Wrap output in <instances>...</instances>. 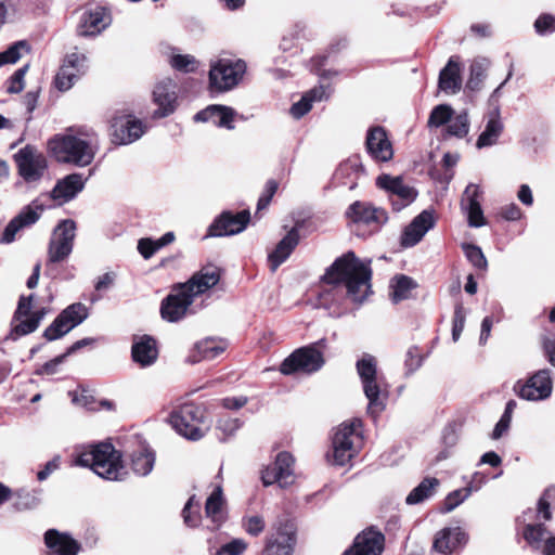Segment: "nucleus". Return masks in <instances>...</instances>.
I'll return each instance as SVG.
<instances>
[{"instance_id": "nucleus-1", "label": "nucleus", "mask_w": 555, "mask_h": 555, "mask_svg": "<svg viewBox=\"0 0 555 555\" xmlns=\"http://www.w3.org/2000/svg\"><path fill=\"white\" fill-rule=\"evenodd\" d=\"M371 260L362 261L353 251L338 257L323 275L324 287L320 292L317 306L331 310L343 298L340 285L344 284L348 297L362 302L371 292Z\"/></svg>"}, {"instance_id": "nucleus-2", "label": "nucleus", "mask_w": 555, "mask_h": 555, "mask_svg": "<svg viewBox=\"0 0 555 555\" xmlns=\"http://www.w3.org/2000/svg\"><path fill=\"white\" fill-rule=\"evenodd\" d=\"M48 146L57 163L82 168L94 160L100 150V140L93 128L76 126L54 135Z\"/></svg>"}, {"instance_id": "nucleus-3", "label": "nucleus", "mask_w": 555, "mask_h": 555, "mask_svg": "<svg viewBox=\"0 0 555 555\" xmlns=\"http://www.w3.org/2000/svg\"><path fill=\"white\" fill-rule=\"evenodd\" d=\"M219 280V270L214 267H206L194 273L186 283L176 286L172 293L162 301V318L168 322L180 321L186 314L194 298L217 285Z\"/></svg>"}, {"instance_id": "nucleus-4", "label": "nucleus", "mask_w": 555, "mask_h": 555, "mask_svg": "<svg viewBox=\"0 0 555 555\" xmlns=\"http://www.w3.org/2000/svg\"><path fill=\"white\" fill-rule=\"evenodd\" d=\"M75 464L91 468L107 480H121L127 475L121 453L112 443H98L77 453Z\"/></svg>"}, {"instance_id": "nucleus-5", "label": "nucleus", "mask_w": 555, "mask_h": 555, "mask_svg": "<svg viewBox=\"0 0 555 555\" xmlns=\"http://www.w3.org/2000/svg\"><path fill=\"white\" fill-rule=\"evenodd\" d=\"M363 392L369 400L367 413L376 418L386 408L388 391L377 372V360L370 353H363L356 363Z\"/></svg>"}, {"instance_id": "nucleus-6", "label": "nucleus", "mask_w": 555, "mask_h": 555, "mask_svg": "<svg viewBox=\"0 0 555 555\" xmlns=\"http://www.w3.org/2000/svg\"><path fill=\"white\" fill-rule=\"evenodd\" d=\"M170 423L180 436L193 441L202 439L209 429L204 405L194 402H185L173 410Z\"/></svg>"}, {"instance_id": "nucleus-7", "label": "nucleus", "mask_w": 555, "mask_h": 555, "mask_svg": "<svg viewBox=\"0 0 555 555\" xmlns=\"http://www.w3.org/2000/svg\"><path fill=\"white\" fill-rule=\"evenodd\" d=\"M246 63L241 59L221 57L211 62L209 69V86L218 92L235 88L246 73Z\"/></svg>"}, {"instance_id": "nucleus-8", "label": "nucleus", "mask_w": 555, "mask_h": 555, "mask_svg": "<svg viewBox=\"0 0 555 555\" xmlns=\"http://www.w3.org/2000/svg\"><path fill=\"white\" fill-rule=\"evenodd\" d=\"M346 217L358 232H362V235L378 232L388 221V214L384 208L361 201H357L348 207Z\"/></svg>"}, {"instance_id": "nucleus-9", "label": "nucleus", "mask_w": 555, "mask_h": 555, "mask_svg": "<svg viewBox=\"0 0 555 555\" xmlns=\"http://www.w3.org/2000/svg\"><path fill=\"white\" fill-rule=\"evenodd\" d=\"M360 420L341 424L333 437V463L344 466L357 454L362 440L359 428Z\"/></svg>"}, {"instance_id": "nucleus-10", "label": "nucleus", "mask_w": 555, "mask_h": 555, "mask_svg": "<svg viewBox=\"0 0 555 555\" xmlns=\"http://www.w3.org/2000/svg\"><path fill=\"white\" fill-rule=\"evenodd\" d=\"M323 343L322 339L295 350L281 363L280 372L284 375H291L296 372L310 374L319 371L324 364V359L317 346Z\"/></svg>"}, {"instance_id": "nucleus-11", "label": "nucleus", "mask_w": 555, "mask_h": 555, "mask_svg": "<svg viewBox=\"0 0 555 555\" xmlns=\"http://www.w3.org/2000/svg\"><path fill=\"white\" fill-rule=\"evenodd\" d=\"M17 172L27 183L40 181L48 170V159L34 145L27 144L13 156Z\"/></svg>"}, {"instance_id": "nucleus-12", "label": "nucleus", "mask_w": 555, "mask_h": 555, "mask_svg": "<svg viewBox=\"0 0 555 555\" xmlns=\"http://www.w3.org/2000/svg\"><path fill=\"white\" fill-rule=\"evenodd\" d=\"M88 315V308L83 304H72L46 328L43 336L49 341L59 339L81 324Z\"/></svg>"}, {"instance_id": "nucleus-13", "label": "nucleus", "mask_w": 555, "mask_h": 555, "mask_svg": "<svg viewBox=\"0 0 555 555\" xmlns=\"http://www.w3.org/2000/svg\"><path fill=\"white\" fill-rule=\"evenodd\" d=\"M376 185L388 193L393 210L400 211L417 197V191L405 183L402 177L383 173L377 177Z\"/></svg>"}, {"instance_id": "nucleus-14", "label": "nucleus", "mask_w": 555, "mask_h": 555, "mask_svg": "<svg viewBox=\"0 0 555 555\" xmlns=\"http://www.w3.org/2000/svg\"><path fill=\"white\" fill-rule=\"evenodd\" d=\"M47 206L40 197L31 201L28 205L23 207L21 211L10 220L4 228V231L0 237L2 244H10L15 241L16 235L34 225L46 210Z\"/></svg>"}, {"instance_id": "nucleus-15", "label": "nucleus", "mask_w": 555, "mask_h": 555, "mask_svg": "<svg viewBox=\"0 0 555 555\" xmlns=\"http://www.w3.org/2000/svg\"><path fill=\"white\" fill-rule=\"evenodd\" d=\"M76 223L70 219L62 220L54 229L48 248L50 262H60L66 259L74 246Z\"/></svg>"}, {"instance_id": "nucleus-16", "label": "nucleus", "mask_w": 555, "mask_h": 555, "mask_svg": "<svg viewBox=\"0 0 555 555\" xmlns=\"http://www.w3.org/2000/svg\"><path fill=\"white\" fill-rule=\"evenodd\" d=\"M295 522H274L264 548V555H292L296 545Z\"/></svg>"}, {"instance_id": "nucleus-17", "label": "nucleus", "mask_w": 555, "mask_h": 555, "mask_svg": "<svg viewBox=\"0 0 555 555\" xmlns=\"http://www.w3.org/2000/svg\"><path fill=\"white\" fill-rule=\"evenodd\" d=\"M87 69V56L83 53H68L54 78L55 88L62 92L69 90Z\"/></svg>"}, {"instance_id": "nucleus-18", "label": "nucleus", "mask_w": 555, "mask_h": 555, "mask_svg": "<svg viewBox=\"0 0 555 555\" xmlns=\"http://www.w3.org/2000/svg\"><path fill=\"white\" fill-rule=\"evenodd\" d=\"M553 382L551 371L540 370L526 383L517 382L514 386L515 392L525 400L538 401L548 398L552 393Z\"/></svg>"}, {"instance_id": "nucleus-19", "label": "nucleus", "mask_w": 555, "mask_h": 555, "mask_svg": "<svg viewBox=\"0 0 555 555\" xmlns=\"http://www.w3.org/2000/svg\"><path fill=\"white\" fill-rule=\"evenodd\" d=\"M147 127L138 118L126 115L115 117L111 125V140L116 145H127L139 140Z\"/></svg>"}, {"instance_id": "nucleus-20", "label": "nucleus", "mask_w": 555, "mask_h": 555, "mask_svg": "<svg viewBox=\"0 0 555 555\" xmlns=\"http://www.w3.org/2000/svg\"><path fill=\"white\" fill-rule=\"evenodd\" d=\"M294 463L295 460L291 453L280 452L275 461L261 472L263 485L279 483L281 488L292 485L294 481Z\"/></svg>"}, {"instance_id": "nucleus-21", "label": "nucleus", "mask_w": 555, "mask_h": 555, "mask_svg": "<svg viewBox=\"0 0 555 555\" xmlns=\"http://www.w3.org/2000/svg\"><path fill=\"white\" fill-rule=\"evenodd\" d=\"M250 220L248 210L236 214L223 211L209 227L210 236H228L243 232Z\"/></svg>"}, {"instance_id": "nucleus-22", "label": "nucleus", "mask_w": 555, "mask_h": 555, "mask_svg": "<svg viewBox=\"0 0 555 555\" xmlns=\"http://www.w3.org/2000/svg\"><path fill=\"white\" fill-rule=\"evenodd\" d=\"M385 537L380 531L369 528L359 533L350 547L341 555H382Z\"/></svg>"}, {"instance_id": "nucleus-23", "label": "nucleus", "mask_w": 555, "mask_h": 555, "mask_svg": "<svg viewBox=\"0 0 555 555\" xmlns=\"http://www.w3.org/2000/svg\"><path fill=\"white\" fill-rule=\"evenodd\" d=\"M153 101L158 106L154 112L155 118H163L172 114L177 104V85L170 78L157 82L153 91Z\"/></svg>"}, {"instance_id": "nucleus-24", "label": "nucleus", "mask_w": 555, "mask_h": 555, "mask_svg": "<svg viewBox=\"0 0 555 555\" xmlns=\"http://www.w3.org/2000/svg\"><path fill=\"white\" fill-rule=\"evenodd\" d=\"M522 537L530 547L540 551L543 555H555V537H551L544 522H529Z\"/></svg>"}, {"instance_id": "nucleus-25", "label": "nucleus", "mask_w": 555, "mask_h": 555, "mask_svg": "<svg viewBox=\"0 0 555 555\" xmlns=\"http://www.w3.org/2000/svg\"><path fill=\"white\" fill-rule=\"evenodd\" d=\"M468 535L461 527H446L435 534L433 548L440 554H451L462 548Z\"/></svg>"}, {"instance_id": "nucleus-26", "label": "nucleus", "mask_w": 555, "mask_h": 555, "mask_svg": "<svg viewBox=\"0 0 555 555\" xmlns=\"http://www.w3.org/2000/svg\"><path fill=\"white\" fill-rule=\"evenodd\" d=\"M87 180L88 178H85L82 173L74 172L67 175L56 182L49 197L59 204L67 203L83 190Z\"/></svg>"}, {"instance_id": "nucleus-27", "label": "nucleus", "mask_w": 555, "mask_h": 555, "mask_svg": "<svg viewBox=\"0 0 555 555\" xmlns=\"http://www.w3.org/2000/svg\"><path fill=\"white\" fill-rule=\"evenodd\" d=\"M434 225L435 218L433 211L423 210L404 229L401 235V245L403 247L415 246Z\"/></svg>"}, {"instance_id": "nucleus-28", "label": "nucleus", "mask_w": 555, "mask_h": 555, "mask_svg": "<svg viewBox=\"0 0 555 555\" xmlns=\"http://www.w3.org/2000/svg\"><path fill=\"white\" fill-rule=\"evenodd\" d=\"M365 145L367 153L377 162H388L392 158V145L382 127H374L367 131Z\"/></svg>"}, {"instance_id": "nucleus-29", "label": "nucleus", "mask_w": 555, "mask_h": 555, "mask_svg": "<svg viewBox=\"0 0 555 555\" xmlns=\"http://www.w3.org/2000/svg\"><path fill=\"white\" fill-rule=\"evenodd\" d=\"M236 112L225 105L212 104L195 114L194 120L201 122L211 121L219 128L234 129Z\"/></svg>"}, {"instance_id": "nucleus-30", "label": "nucleus", "mask_w": 555, "mask_h": 555, "mask_svg": "<svg viewBox=\"0 0 555 555\" xmlns=\"http://www.w3.org/2000/svg\"><path fill=\"white\" fill-rule=\"evenodd\" d=\"M109 22L111 18L106 10L98 7L81 15L77 33L82 37L96 36L108 26Z\"/></svg>"}, {"instance_id": "nucleus-31", "label": "nucleus", "mask_w": 555, "mask_h": 555, "mask_svg": "<svg viewBox=\"0 0 555 555\" xmlns=\"http://www.w3.org/2000/svg\"><path fill=\"white\" fill-rule=\"evenodd\" d=\"M480 194L479 186L470 183L466 186L461 202L463 210L467 214L468 224L473 228H480L486 223L479 202Z\"/></svg>"}, {"instance_id": "nucleus-32", "label": "nucleus", "mask_w": 555, "mask_h": 555, "mask_svg": "<svg viewBox=\"0 0 555 555\" xmlns=\"http://www.w3.org/2000/svg\"><path fill=\"white\" fill-rule=\"evenodd\" d=\"M503 130L504 124L501 119L500 108L496 106L486 115L485 129L476 141L477 149L480 150L496 144Z\"/></svg>"}, {"instance_id": "nucleus-33", "label": "nucleus", "mask_w": 555, "mask_h": 555, "mask_svg": "<svg viewBox=\"0 0 555 555\" xmlns=\"http://www.w3.org/2000/svg\"><path fill=\"white\" fill-rule=\"evenodd\" d=\"M461 63L457 56H451L440 70L438 87L447 94H455L462 88Z\"/></svg>"}, {"instance_id": "nucleus-34", "label": "nucleus", "mask_w": 555, "mask_h": 555, "mask_svg": "<svg viewBox=\"0 0 555 555\" xmlns=\"http://www.w3.org/2000/svg\"><path fill=\"white\" fill-rule=\"evenodd\" d=\"M131 356L133 361L142 367L152 365L158 357L156 340L149 335L135 337Z\"/></svg>"}, {"instance_id": "nucleus-35", "label": "nucleus", "mask_w": 555, "mask_h": 555, "mask_svg": "<svg viewBox=\"0 0 555 555\" xmlns=\"http://www.w3.org/2000/svg\"><path fill=\"white\" fill-rule=\"evenodd\" d=\"M299 243L298 228L294 227L278 243L274 250L269 254L268 260L271 271H275L286 259L291 256L295 247Z\"/></svg>"}, {"instance_id": "nucleus-36", "label": "nucleus", "mask_w": 555, "mask_h": 555, "mask_svg": "<svg viewBox=\"0 0 555 555\" xmlns=\"http://www.w3.org/2000/svg\"><path fill=\"white\" fill-rule=\"evenodd\" d=\"M363 175L364 168L359 159L351 158L339 165L334 173V180L338 185L354 190Z\"/></svg>"}, {"instance_id": "nucleus-37", "label": "nucleus", "mask_w": 555, "mask_h": 555, "mask_svg": "<svg viewBox=\"0 0 555 555\" xmlns=\"http://www.w3.org/2000/svg\"><path fill=\"white\" fill-rule=\"evenodd\" d=\"M44 542L49 551L54 555H77L79 544L67 533H61L50 529L44 534Z\"/></svg>"}, {"instance_id": "nucleus-38", "label": "nucleus", "mask_w": 555, "mask_h": 555, "mask_svg": "<svg viewBox=\"0 0 555 555\" xmlns=\"http://www.w3.org/2000/svg\"><path fill=\"white\" fill-rule=\"evenodd\" d=\"M330 96V90L324 86H319L308 91L302 98L294 103L291 107V114L295 118H300L306 115L312 107L315 101H322Z\"/></svg>"}, {"instance_id": "nucleus-39", "label": "nucleus", "mask_w": 555, "mask_h": 555, "mask_svg": "<svg viewBox=\"0 0 555 555\" xmlns=\"http://www.w3.org/2000/svg\"><path fill=\"white\" fill-rule=\"evenodd\" d=\"M225 347L227 345L222 340L205 338L195 345L191 361L195 363L202 360H214L225 350Z\"/></svg>"}, {"instance_id": "nucleus-40", "label": "nucleus", "mask_w": 555, "mask_h": 555, "mask_svg": "<svg viewBox=\"0 0 555 555\" xmlns=\"http://www.w3.org/2000/svg\"><path fill=\"white\" fill-rule=\"evenodd\" d=\"M131 468L138 476H147L155 464V454L146 446H141L138 450L133 451L130 455Z\"/></svg>"}, {"instance_id": "nucleus-41", "label": "nucleus", "mask_w": 555, "mask_h": 555, "mask_svg": "<svg viewBox=\"0 0 555 555\" xmlns=\"http://www.w3.org/2000/svg\"><path fill=\"white\" fill-rule=\"evenodd\" d=\"M483 480L485 478L481 474L475 473L467 487L454 490L448 494L444 500L443 509L447 512L453 511L472 494L473 490H478L483 483Z\"/></svg>"}, {"instance_id": "nucleus-42", "label": "nucleus", "mask_w": 555, "mask_h": 555, "mask_svg": "<svg viewBox=\"0 0 555 555\" xmlns=\"http://www.w3.org/2000/svg\"><path fill=\"white\" fill-rule=\"evenodd\" d=\"M439 480L435 477H426L424 478L418 486H416L405 498V503L408 505H414L423 503L424 501L431 498L438 486Z\"/></svg>"}, {"instance_id": "nucleus-43", "label": "nucleus", "mask_w": 555, "mask_h": 555, "mask_svg": "<svg viewBox=\"0 0 555 555\" xmlns=\"http://www.w3.org/2000/svg\"><path fill=\"white\" fill-rule=\"evenodd\" d=\"M391 287V300L398 304L410 297L411 292L416 287V283L410 276L400 274L396 275L390 283Z\"/></svg>"}, {"instance_id": "nucleus-44", "label": "nucleus", "mask_w": 555, "mask_h": 555, "mask_svg": "<svg viewBox=\"0 0 555 555\" xmlns=\"http://www.w3.org/2000/svg\"><path fill=\"white\" fill-rule=\"evenodd\" d=\"M15 509L28 511L37 507L40 503V492L36 490L18 489L12 492L11 500Z\"/></svg>"}, {"instance_id": "nucleus-45", "label": "nucleus", "mask_w": 555, "mask_h": 555, "mask_svg": "<svg viewBox=\"0 0 555 555\" xmlns=\"http://www.w3.org/2000/svg\"><path fill=\"white\" fill-rule=\"evenodd\" d=\"M555 512V486L544 490L537 503V517L550 520Z\"/></svg>"}, {"instance_id": "nucleus-46", "label": "nucleus", "mask_w": 555, "mask_h": 555, "mask_svg": "<svg viewBox=\"0 0 555 555\" xmlns=\"http://www.w3.org/2000/svg\"><path fill=\"white\" fill-rule=\"evenodd\" d=\"M469 117L467 111H462L455 116H452L449 125L447 126V133L452 137L462 139L469 132Z\"/></svg>"}, {"instance_id": "nucleus-47", "label": "nucleus", "mask_w": 555, "mask_h": 555, "mask_svg": "<svg viewBox=\"0 0 555 555\" xmlns=\"http://www.w3.org/2000/svg\"><path fill=\"white\" fill-rule=\"evenodd\" d=\"M224 506L225 501L222 494V489L221 487H216L206 500L205 511L207 517H221Z\"/></svg>"}, {"instance_id": "nucleus-48", "label": "nucleus", "mask_w": 555, "mask_h": 555, "mask_svg": "<svg viewBox=\"0 0 555 555\" xmlns=\"http://www.w3.org/2000/svg\"><path fill=\"white\" fill-rule=\"evenodd\" d=\"M453 116V109L448 104H440L433 108L429 118L428 127L438 128L448 124Z\"/></svg>"}, {"instance_id": "nucleus-49", "label": "nucleus", "mask_w": 555, "mask_h": 555, "mask_svg": "<svg viewBox=\"0 0 555 555\" xmlns=\"http://www.w3.org/2000/svg\"><path fill=\"white\" fill-rule=\"evenodd\" d=\"M28 51L26 41H17L10 46L5 51L0 53V67L5 64L16 63L23 55V52Z\"/></svg>"}, {"instance_id": "nucleus-50", "label": "nucleus", "mask_w": 555, "mask_h": 555, "mask_svg": "<svg viewBox=\"0 0 555 555\" xmlns=\"http://www.w3.org/2000/svg\"><path fill=\"white\" fill-rule=\"evenodd\" d=\"M463 249L468 261L479 270H486L488 267L487 259L480 247L474 244H464Z\"/></svg>"}, {"instance_id": "nucleus-51", "label": "nucleus", "mask_w": 555, "mask_h": 555, "mask_svg": "<svg viewBox=\"0 0 555 555\" xmlns=\"http://www.w3.org/2000/svg\"><path fill=\"white\" fill-rule=\"evenodd\" d=\"M488 62L486 60H476L470 65V77L467 81V87L472 90L479 88V85L485 76Z\"/></svg>"}, {"instance_id": "nucleus-52", "label": "nucleus", "mask_w": 555, "mask_h": 555, "mask_svg": "<svg viewBox=\"0 0 555 555\" xmlns=\"http://www.w3.org/2000/svg\"><path fill=\"white\" fill-rule=\"evenodd\" d=\"M169 63L175 69L184 73L194 72L197 65L195 57L189 54H173Z\"/></svg>"}, {"instance_id": "nucleus-53", "label": "nucleus", "mask_w": 555, "mask_h": 555, "mask_svg": "<svg viewBox=\"0 0 555 555\" xmlns=\"http://www.w3.org/2000/svg\"><path fill=\"white\" fill-rule=\"evenodd\" d=\"M247 542L241 538L232 539L230 542L222 544L215 555H243L247 550Z\"/></svg>"}, {"instance_id": "nucleus-54", "label": "nucleus", "mask_w": 555, "mask_h": 555, "mask_svg": "<svg viewBox=\"0 0 555 555\" xmlns=\"http://www.w3.org/2000/svg\"><path fill=\"white\" fill-rule=\"evenodd\" d=\"M28 65H24L14 72V74L7 81V92L11 94L20 93L24 87V78L28 70Z\"/></svg>"}, {"instance_id": "nucleus-55", "label": "nucleus", "mask_w": 555, "mask_h": 555, "mask_svg": "<svg viewBox=\"0 0 555 555\" xmlns=\"http://www.w3.org/2000/svg\"><path fill=\"white\" fill-rule=\"evenodd\" d=\"M466 313L464 307L461 304H457L454 309L453 314V326H452V339L453 341H457L465 325Z\"/></svg>"}, {"instance_id": "nucleus-56", "label": "nucleus", "mask_w": 555, "mask_h": 555, "mask_svg": "<svg viewBox=\"0 0 555 555\" xmlns=\"http://www.w3.org/2000/svg\"><path fill=\"white\" fill-rule=\"evenodd\" d=\"M534 29L541 36L555 31V15H540L534 22Z\"/></svg>"}, {"instance_id": "nucleus-57", "label": "nucleus", "mask_w": 555, "mask_h": 555, "mask_svg": "<svg viewBox=\"0 0 555 555\" xmlns=\"http://www.w3.org/2000/svg\"><path fill=\"white\" fill-rule=\"evenodd\" d=\"M422 365V356L417 348L412 347L408 350L405 357V367L408 374L414 373Z\"/></svg>"}, {"instance_id": "nucleus-58", "label": "nucleus", "mask_w": 555, "mask_h": 555, "mask_svg": "<svg viewBox=\"0 0 555 555\" xmlns=\"http://www.w3.org/2000/svg\"><path fill=\"white\" fill-rule=\"evenodd\" d=\"M67 356L61 354L55 357L49 362H46L43 365H41L39 369L36 370L37 375H53L57 373V367L64 362L65 358Z\"/></svg>"}, {"instance_id": "nucleus-59", "label": "nucleus", "mask_w": 555, "mask_h": 555, "mask_svg": "<svg viewBox=\"0 0 555 555\" xmlns=\"http://www.w3.org/2000/svg\"><path fill=\"white\" fill-rule=\"evenodd\" d=\"M242 426V423L237 418L220 420L217 425V429L221 430L225 437H230L235 434L236 430Z\"/></svg>"}, {"instance_id": "nucleus-60", "label": "nucleus", "mask_w": 555, "mask_h": 555, "mask_svg": "<svg viewBox=\"0 0 555 555\" xmlns=\"http://www.w3.org/2000/svg\"><path fill=\"white\" fill-rule=\"evenodd\" d=\"M138 250L144 259H150L157 250L156 243L152 238H141L138 242Z\"/></svg>"}, {"instance_id": "nucleus-61", "label": "nucleus", "mask_w": 555, "mask_h": 555, "mask_svg": "<svg viewBox=\"0 0 555 555\" xmlns=\"http://www.w3.org/2000/svg\"><path fill=\"white\" fill-rule=\"evenodd\" d=\"M37 321H35L30 315H28L25 320H20V323L14 327V332L22 336L27 335L35 332L38 328Z\"/></svg>"}, {"instance_id": "nucleus-62", "label": "nucleus", "mask_w": 555, "mask_h": 555, "mask_svg": "<svg viewBox=\"0 0 555 555\" xmlns=\"http://www.w3.org/2000/svg\"><path fill=\"white\" fill-rule=\"evenodd\" d=\"M33 304V295L25 297L22 296L18 300L17 309L15 311V319L21 320L24 317L30 315Z\"/></svg>"}, {"instance_id": "nucleus-63", "label": "nucleus", "mask_w": 555, "mask_h": 555, "mask_svg": "<svg viewBox=\"0 0 555 555\" xmlns=\"http://www.w3.org/2000/svg\"><path fill=\"white\" fill-rule=\"evenodd\" d=\"M201 507L199 501L196 499L195 495H192L188 502L185 503L183 509H182V517L183 520H191L193 515L197 514Z\"/></svg>"}, {"instance_id": "nucleus-64", "label": "nucleus", "mask_w": 555, "mask_h": 555, "mask_svg": "<svg viewBox=\"0 0 555 555\" xmlns=\"http://www.w3.org/2000/svg\"><path fill=\"white\" fill-rule=\"evenodd\" d=\"M60 467V457L56 456L51 461L47 462L41 470L37 473V479L39 481L46 480L53 472Z\"/></svg>"}]
</instances>
